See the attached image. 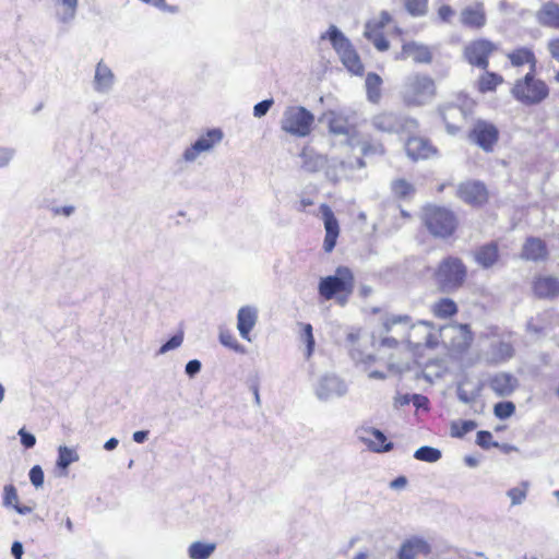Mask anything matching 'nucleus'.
Wrapping results in <instances>:
<instances>
[{
	"instance_id": "nucleus-14",
	"label": "nucleus",
	"mask_w": 559,
	"mask_h": 559,
	"mask_svg": "<svg viewBox=\"0 0 559 559\" xmlns=\"http://www.w3.org/2000/svg\"><path fill=\"white\" fill-rule=\"evenodd\" d=\"M223 138L224 133L219 128L209 129L183 150L181 160L186 164L198 162L202 156L212 153L221 144Z\"/></svg>"
},
{
	"instance_id": "nucleus-40",
	"label": "nucleus",
	"mask_w": 559,
	"mask_h": 559,
	"mask_svg": "<svg viewBox=\"0 0 559 559\" xmlns=\"http://www.w3.org/2000/svg\"><path fill=\"white\" fill-rule=\"evenodd\" d=\"M414 457L418 461L435 463L441 459V451L432 447H421L414 453Z\"/></svg>"
},
{
	"instance_id": "nucleus-45",
	"label": "nucleus",
	"mask_w": 559,
	"mask_h": 559,
	"mask_svg": "<svg viewBox=\"0 0 559 559\" xmlns=\"http://www.w3.org/2000/svg\"><path fill=\"white\" fill-rule=\"evenodd\" d=\"M515 413V405L511 401L499 402L493 406V414L498 419H507Z\"/></svg>"
},
{
	"instance_id": "nucleus-8",
	"label": "nucleus",
	"mask_w": 559,
	"mask_h": 559,
	"mask_svg": "<svg viewBox=\"0 0 559 559\" xmlns=\"http://www.w3.org/2000/svg\"><path fill=\"white\" fill-rule=\"evenodd\" d=\"M436 94L435 80L428 74L417 73L406 82L403 100L408 107H418L429 103Z\"/></svg>"
},
{
	"instance_id": "nucleus-53",
	"label": "nucleus",
	"mask_w": 559,
	"mask_h": 559,
	"mask_svg": "<svg viewBox=\"0 0 559 559\" xmlns=\"http://www.w3.org/2000/svg\"><path fill=\"white\" fill-rule=\"evenodd\" d=\"M29 480L35 488H40L44 485V472L39 465H35L29 471Z\"/></svg>"
},
{
	"instance_id": "nucleus-3",
	"label": "nucleus",
	"mask_w": 559,
	"mask_h": 559,
	"mask_svg": "<svg viewBox=\"0 0 559 559\" xmlns=\"http://www.w3.org/2000/svg\"><path fill=\"white\" fill-rule=\"evenodd\" d=\"M355 287L356 278L353 270L340 265L334 274L320 278L318 293L323 301L334 300L338 306L344 307L353 296Z\"/></svg>"
},
{
	"instance_id": "nucleus-61",
	"label": "nucleus",
	"mask_w": 559,
	"mask_h": 559,
	"mask_svg": "<svg viewBox=\"0 0 559 559\" xmlns=\"http://www.w3.org/2000/svg\"><path fill=\"white\" fill-rule=\"evenodd\" d=\"M148 433L147 430H139L133 433L132 439L136 443H143L147 440Z\"/></svg>"
},
{
	"instance_id": "nucleus-50",
	"label": "nucleus",
	"mask_w": 559,
	"mask_h": 559,
	"mask_svg": "<svg viewBox=\"0 0 559 559\" xmlns=\"http://www.w3.org/2000/svg\"><path fill=\"white\" fill-rule=\"evenodd\" d=\"M527 492V484L523 483L521 486L511 488L508 491V496L510 497L512 504H520L526 497Z\"/></svg>"
},
{
	"instance_id": "nucleus-52",
	"label": "nucleus",
	"mask_w": 559,
	"mask_h": 559,
	"mask_svg": "<svg viewBox=\"0 0 559 559\" xmlns=\"http://www.w3.org/2000/svg\"><path fill=\"white\" fill-rule=\"evenodd\" d=\"M336 383L335 379L332 378H323L321 379L318 388H317V395L319 399L323 400L326 399L330 394L331 389Z\"/></svg>"
},
{
	"instance_id": "nucleus-26",
	"label": "nucleus",
	"mask_w": 559,
	"mask_h": 559,
	"mask_svg": "<svg viewBox=\"0 0 559 559\" xmlns=\"http://www.w3.org/2000/svg\"><path fill=\"white\" fill-rule=\"evenodd\" d=\"M431 554L430 545L421 538H411L404 542L399 551V559H418L429 557Z\"/></svg>"
},
{
	"instance_id": "nucleus-64",
	"label": "nucleus",
	"mask_w": 559,
	"mask_h": 559,
	"mask_svg": "<svg viewBox=\"0 0 559 559\" xmlns=\"http://www.w3.org/2000/svg\"><path fill=\"white\" fill-rule=\"evenodd\" d=\"M246 322H247V334H248L249 330L252 328V325L255 322V311H252V310L247 308V319H246Z\"/></svg>"
},
{
	"instance_id": "nucleus-4",
	"label": "nucleus",
	"mask_w": 559,
	"mask_h": 559,
	"mask_svg": "<svg viewBox=\"0 0 559 559\" xmlns=\"http://www.w3.org/2000/svg\"><path fill=\"white\" fill-rule=\"evenodd\" d=\"M477 108V100L465 92H459L454 97L441 105L438 112L450 135L462 132L464 124L473 118Z\"/></svg>"
},
{
	"instance_id": "nucleus-46",
	"label": "nucleus",
	"mask_w": 559,
	"mask_h": 559,
	"mask_svg": "<svg viewBox=\"0 0 559 559\" xmlns=\"http://www.w3.org/2000/svg\"><path fill=\"white\" fill-rule=\"evenodd\" d=\"M219 342L223 346L228 347L237 353H242L241 345L236 341L231 331L221 328L219 329Z\"/></svg>"
},
{
	"instance_id": "nucleus-54",
	"label": "nucleus",
	"mask_w": 559,
	"mask_h": 559,
	"mask_svg": "<svg viewBox=\"0 0 559 559\" xmlns=\"http://www.w3.org/2000/svg\"><path fill=\"white\" fill-rule=\"evenodd\" d=\"M19 436L21 438V443L26 448V449H31L35 445L36 443V438L34 435L27 432L24 428H21L19 430Z\"/></svg>"
},
{
	"instance_id": "nucleus-13",
	"label": "nucleus",
	"mask_w": 559,
	"mask_h": 559,
	"mask_svg": "<svg viewBox=\"0 0 559 559\" xmlns=\"http://www.w3.org/2000/svg\"><path fill=\"white\" fill-rule=\"evenodd\" d=\"M467 140L486 153L493 152L500 140L499 128L489 120H475L466 133Z\"/></svg>"
},
{
	"instance_id": "nucleus-63",
	"label": "nucleus",
	"mask_w": 559,
	"mask_h": 559,
	"mask_svg": "<svg viewBox=\"0 0 559 559\" xmlns=\"http://www.w3.org/2000/svg\"><path fill=\"white\" fill-rule=\"evenodd\" d=\"M311 205H313V200L311 198H301L297 205V211L305 212L306 209Z\"/></svg>"
},
{
	"instance_id": "nucleus-34",
	"label": "nucleus",
	"mask_w": 559,
	"mask_h": 559,
	"mask_svg": "<svg viewBox=\"0 0 559 559\" xmlns=\"http://www.w3.org/2000/svg\"><path fill=\"white\" fill-rule=\"evenodd\" d=\"M328 128L334 135H349L354 131V127L349 123L348 118L342 114L335 112L330 115Z\"/></svg>"
},
{
	"instance_id": "nucleus-28",
	"label": "nucleus",
	"mask_w": 559,
	"mask_h": 559,
	"mask_svg": "<svg viewBox=\"0 0 559 559\" xmlns=\"http://www.w3.org/2000/svg\"><path fill=\"white\" fill-rule=\"evenodd\" d=\"M516 379L504 372L496 373L488 380L489 389L495 392L497 396H508L513 393L516 388Z\"/></svg>"
},
{
	"instance_id": "nucleus-30",
	"label": "nucleus",
	"mask_w": 559,
	"mask_h": 559,
	"mask_svg": "<svg viewBox=\"0 0 559 559\" xmlns=\"http://www.w3.org/2000/svg\"><path fill=\"white\" fill-rule=\"evenodd\" d=\"M499 257V246L496 241L481 245L474 252L475 261L484 269L493 266Z\"/></svg>"
},
{
	"instance_id": "nucleus-51",
	"label": "nucleus",
	"mask_w": 559,
	"mask_h": 559,
	"mask_svg": "<svg viewBox=\"0 0 559 559\" xmlns=\"http://www.w3.org/2000/svg\"><path fill=\"white\" fill-rule=\"evenodd\" d=\"M476 442L483 449H490L491 447L498 445V443L493 441L492 433L487 430H480L477 432Z\"/></svg>"
},
{
	"instance_id": "nucleus-32",
	"label": "nucleus",
	"mask_w": 559,
	"mask_h": 559,
	"mask_svg": "<svg viewBox=\"0 0 559 559\" xmlns=\"http://www.w3.org/2000/svg\"><path fill=\"white\" fill-rule=\"evenodd\" d=\"M57 20L63 24L71 23L78 12L79 0H53Z\"/></svg>"
},
{
	"instance_id": "nucleus-36",
	"label": "nucleus",
	"mask_w": 559,
	"mask_h": 559,
	"mask_svg": "<svg viewBox=\"0 0 559 559\" xmlns=\"http://www.w3.org/2000/svg\"><path fill=\"white\" fill-rule=\"evenodd\" d=\"M390 189L392 194L400 200L409 199L416 192L414 183L405 178H396L392 180L390 183Z\"/></svg>"
},
{
	"instance_id": "nucleus-56",
	"label": "nucleus",
	"mask_w": 559,
	"mask_h": 559,
	"mask_svg": "<svg viewBox=\"0 0 559 559\" xmlns=\"http://www.w3.org/2000/svg\"><path fill=\"white\" fill-rule=\"evenodd\" d=\"M547 49L549 51L550 57L559 62V36L548 40Z\"/></svg>"
},
{
	"instance_id": "nucleus-6",
	"label": "nucleus",
	"mask_w": 559,
	"mask_h": 559,
	"mask_svg": "<svg viewBox=\"0 0 559 559\" xmlns=\"http://www.w3.org/2000/svg\"><path fill=\"white\" fill-rule=\"evenodd\" d=\"M468 277L464 261L455 255H447L437 264L432 278L440 293H452L462 288Z\"/></svg>"
},
{
	"instance_id": "nucleus-20",
	"label": "nucleus",
	"mask_w": 559,
	"mask_h": 559,
	"mask_svg": "<svg viewBox=\"0 0 559 559\" xmlns=\"http://www.w3.org/2000/svg\"><path fill=\"white\" fill-rule=\"evenodd\" d=\"M533 295L537 299L554 300L559 298V277L554 275L538 274L531 283Z\"/></svg>"
},
{
	"instance_id": "nucleus-42",
	"label": "nucleus",
	"mask_w": 559,
	"mask_h": 559,
	"mask_svg": "<svg viewBox=\"0 0 559 559\" xmlns=\"http://www.w3.org/2000/svg\"><path fill=\"white\" fill-rule=\"evenodd\" d=\"M360 151L362 156L365 157L385 154V147L383 143L380 141L372 140L362 141Z\"/></svg>"
},
{
	"instance_id": "nucleus-18",
	"label": "nucleus",
	"mask_w": 559,
	"mask_h": 559,
	"mask_svg": "<svg viewBox=\"0 0 559 559\" xmlns=\"http://www.w3.org/2000/svg\"><path fill=\"white\" fill-rule=\"evenodd\" d=\"M392 22V16L388 11H382L379 19L371 20L366 24L365 37L370 40L379 51H386L390 47L384 36V28Z\"/></svg>"
},
{
	"instance_id": "nucleus-37",
	"label": "nucleus",
	"mask_w": 559,
	"mask_h": 559,
	"mask_svg": "<svg viewBox=\"0 0 559 559\" xmlns=\"http://www.w3.org/2000/svg\"><path fill=\"white\" fill-rule=\"evenodd\" d=\"M216 550L215 543L193 542L188 548L190 559H209Z\"/></svg>"
},
{
	"instance_id": "nucleus-24",
	"label": "nucleus",
	"mask_w": 559,
	"mask_h": 559,
	"mask_svg": "<svg viewBox=\"0 0 559 559\" xmlns=\"http://www.w3.org/2000/svg\"><path fill=\"white\" fill-rule=\"evenodd\" d=\"M396 60L412 59L415 63H430L432 51L429 46L416 41H406L401 51L395 56Z\"/></svg>"
},
{
	"instance_id": "nucleus-62",
	"label": "nucleus",
	"mask_w": 559,
	"mask_h": 559,
	"mask_svg": "<svg viewBox=\"0 0 559 559\" xmlns=\"http://www.w3.org/2000/svg\"><path fill=\"white\" fill-rule=\"evenodd\" d=\"M11 552L15 559H22L23 545L20 542H14L11 547Z\"/></svg>"
},
{
	"instance_id": "nucleus-39",
	"label": "nucleus",
	"mask_w": 559,
	"mask_h": 559,
	"mask_svg": "<svg viewBox=\"0 0 559 559\" xmlns=\"http://www.w3.org/2000/svg\"><path fill=\"white\" fill-rule=\"evenodd\" d=\"M79 460L80 456L75 449L67 445H60L58 448L57 467L67 471L72 463H75Z\"/></svg>"
},
{
	"instance_id": "nucleus-7",
	"label": "nucleus",
	"mask_w": 559,
	"mask_h": 559,
	"mask_svg": "<svg viewBox=\"0 0 559 559\" xmlns=\"http://www.w3.org/2000/svg\"><path fill=\"white\" fill-rule=\"evenodd\" d=\"M510 94L521 105L531 107L545 102L550 88L544 80L537 78L536 72H526L514 81Z\"/></svg>"
},
{
	"instance_id": "nucleus-58",
	"label": "nucleus",
	"mask_w": 559,
	"mask_h": 559,
	"mask_svg": "<svg viewBox=\"0 0 559 559\" xmlns=\"http://www.w3.org/2000/svg\"><path fill=\"white\" fill-rule=\"evenodd\" d=\"M14 150L0 147V168L7 166L14 156Z\"/></svg>"
},
{
	"instance_id": "nucleus-11",
	"label": "nucleus",
	"mask_w": 559,
	"mask_h": 559,
	"mask_svg": "<svg viewBox=\"0 0 559 559\" xmlns=\"http://www.w3.org/2000/svg\"><path fill=\"white\" fill-rule=\"evenodd\" d=\"M314 116L302 106H289L285 109L281 128L288 134L305 138L312 131Z\"/></svg>"
},
{
	"instance_id": "nucleus-2",
	"label": "nucleus",
	"mask_w": 559,
	"mask_h": 559,
	"mask_svg": "<svg viewBox=\"0 0 559 559\" xmlns=\"http://www.w3.org/2000/svg\"><path fill=\"white\" fill-rule=\"evenodd\" d=\"M348 353L355 365L361 368L369 379L384 380L388 373L395 370L396 365L392 360L383 362L382 368H373L381 357L371 353L373 341L359 331L347 335Z\"/></svg>"
},
{
	"instance_id": "nucleus-9",
	"label": "nucleus",
	"mask_w": 559,
	"mask_h": 559,
	"mask_svg": "<svg viewBox=\"0 0 559 559\" xmlns=\"http://www.w3.org/2000/svg\"><path fill=\"white\" fill-rule=\"evenodd\" d=\"M443 342L441 348L449 355H462L469 350L474 343V332L467 323L451 322L442 324Z\"/></svg>"
},
{
	"instance_id": "nucleus-48",
	"label": "nucleus",
	"mask_w": 559,
	"mask_h": 559,
	"mask_svg": "<svg viewBox=\"0 0 559 559\" xmlns=\"http://www.w3.org/2000/svg\"><path fill=\"white\" fill-rule=\"evenodd\" d=\"M3 507L15 508L19 504V495L16 488L12 484H8L3 487Z\"/></svg>"
},
{
	"instance_id": "nucleus-1",
	"label": "nucleus",
	"mask_w": 559,
	"mask_h": 559,
	"mask_svg": "<svg viewBox=\"0 0 559 559\" xmlns=\"http://www.w3.org/2000/svg\"><path fill=\"white\" fill-rule=\"evenodd\" d=\"M384 335L379 341L380 348L396 350L404 346L415 357L441 348L443 328L431 320L414 321L409 314H392L382 321Z\"/></svg>"
},
{
	"instance_id": "nucleus-57",
	"label": "nucleus",
	"mask_w": 559,
	"mask_h": 559,
	"mask_svg": "<svg viewBox=\"0 0 559 559\" xmlns=\"http://www.w3.org/2000/svg\"><path fill=\"white\" fill-rule=\"evenodd\" d=\"M201 367H202V365H201L200 360L192 359L187 362L185 371L190 378H193L201 371Z\"/></svg>"
},
{
	"instance_id": "nucleus-15",
	"label": "nucleus",
	"mask_w": 559,
	"mask_h": 559,
	"mask_svg": "<svg viewBox=\"0 0 559 559\" xmlns=\"http://www.w3.org/2000/svg\"><path fill=\"white\" fill-rule=\"evenodd\" d=\"M407 157L413 162L432 159L439 156V148L426 135L411 134L404 143Z\"/></svg>"
},
{
	"instance_id": "nucleus-5",
	"label": "nucleus",
	"mask_w": 559,
	"mask_h": 559,
	"mask_svg": "<svg viewBox=\"0 0 559 559\" xmlns=\"http://www.w3.org/2000/svg\"><path fill=\"white\" fill-rule=\"evenodd\" d=\"M420 219L428 233L435 238H450L455 235L460 226L455 212L437 204L423 206Z\"/></svg>"
},
{
	"instance_id": "nucleus-35",
	"label": "nucleus",
	"mask_w": 559,
	"mask_h": 559,
	"mask_svg": "<svg viewBox=\"0 0 559 559\" xmlns=\"http://www.w3.org/2000/svg\"><path fill=\"white\" fill-rule=\"evenodd\" d=\"M397 124L399 117L394 112L383 111L372 118V126L381 132L392 133Z\"/></svg>"
},
{
	"instance_id": "nucleus-25",
	"label": "nucleus",
	"mask_w": 559,
	"mask_h": 559,
	"mask_svg": "<svg viewBox=\"0 0 559 559\" xmlns=\"http://www.w3.org/2000/svg\"><path fill=\"white\" fill-rule=\"evenodd\" d=\"M116 76L112 70L100 60L95 67L93 88L98 94H108L114 88Z\"/></svg>"
},
{
	"instance_id": "nucleus-12",
	"label": "nucleus",
	"mask_w": 559,
	"mask_h": 559,
	"mask_svg": "<svg viewBox=\"0 0 559 559\" xmlns=\"http://www.w3.org/2000/svg\"><path fill=\"white\" fill-rule=\"evenodd\" d=\"M498 51V45L486 37L469 40L462 50L463 59L474 68L486 70L490 58Z\"/></svg>"
},
{
	"instance_id": "nucleus-59",
	"label": "nucleus",
	"mask_w": 559,
	"mask_h": 559,
	"mask_svg": "<svg viewBox=\"0 0 559 559\" xmlns=\"http://www.w3.org/2000/svg\"><path fill=\"white\" fill-rule=\"evenodd\" d=\"M74 211H75V207L73 205L52 207V213L55 215H64L67 217L71 216L74 213Z\"/></svg>"
},
{
	"instance_id": "nucleus-33",
	"label": "nucleus",
	"mask_w": 559,
	"mask_h": 559,
	"mask_svg": "<svg viewBox=\"0 0 559 559\" xmlns=\"http://www.w3.org/2000/svg\"><path fill=\"white\" fill-rule=\"evenodd\" d=\"M382 84L381 76L374 72H369L366 75L365 86L367 99L372 104H378L382 96Z\"/></svg>"
},
{
	"instance_id": "nucleus-47",
	"label": "nucleus",
	"mask_w": 559,
	"mask_h": 559,
	"mask_svg": "<svg viewBox=\"0 0 559 559\" xmlns=\"http://www.w3.org/2000/svg\"><path fill=\"white\" fill-rule=\"evenodd\" d=\"M301 338L306 343V357L309 358L314 350V337L312 333V325L310 323L301 324Z\"/></svg>"
},
{
	"instance_id": "nucleus-19",
	"label": "nucleus",
	"mask_w": 559,
	"mask_h": 559,
	"mask_svg": "<svg viewBox=\"0 0 559 559\" xmlns=\"http://www.w3.org/2000/svg\"><path fill=\"white\" fill-rule=\"evenodd\" d=\"M320 212L322 214V221L325 230L322 248L325 253H331L334 250L341 234L340 223L334 212L328 204H321Z\"/></svg>"
},
{
	"instance_id": "nucleus-17",
	"label": "nucleus",
	"mask_w": 559,
	"mask_h": 559,
	"mask_svg": "<svg viewBox=\"0 0 559 559\" xmlns=\"http://www.w3.org/2000/svg\"><path fill=\"white\" fill-rule=\"evenodd\" d=\"M456 195L466 204L480 207L489 200V191L486 185L478 180L461 182L456 189Z\"/></svg>"
},
{
	"instance_id": "nucleus-22",
	"label": "nucleus",
	"mask_w": 559,
	"mask_h": 559,
	"mask_svg": "<svg viewBox=\"0 0 559 559\" xmlns=\"http://www.w3.org/2000/svg\"><path fill=\"white\" fill-rule=\"evenodd\" d=\"M549 254L548 245L543 238L535 236L525 238L521 249V258L523 260L535 263L545 262L549 259Z\"/></svg>"
},
{
	"instance_id": "nucleus-60",
	"label": "nucleus",
	"mask_w": 559,
	"mask_h": 559,
	"mask_svg": "<svg viewBox=\"0 0 559 559\" xmlns=\"http://www.w3.org/2000/svg\"><path fill=\"white\" fill-rule=\"evenodd\" d=\"M237 329H238L239 334L241 335V337L245 338V307H241L238 310V314H237Z\"/></svg>"
},
{
	"instance_id": "nucleus-31",
	"label": "nucleus",
	"mask_w": 559,
	"mask_h": 559,
	"mask_svg": "<svg viewBox=\"0 0 559 559\" xmlns=\"http://www.w3.org/2000/svg\"><path fill=\"white\" fill-rule=\"evenodd\" d=\"M430 313L438 320H450L459 313V306L452 298L441 297L430 305Z\"/></svg>"
},
{
	"instance_id": "nucleus-43",
	"label": "nucleus",
	"mask_w": 559,
	"mask_h": 559,
	"mask_svg": "<svg viewBox=\"0 0 559 559\" xmlns=\"http://www.w3.org/2000/svg\"><path fill=\"white\" fill-rule=\"evenodd\" d=\"M405 9L414 16H423L428 12V0H404Z\"/></svg>"
},
{
	"instance_id": "nucleus-41",
	"label": "nucleus",
	"mask_w": 559,
	"mask_h": 559,
	"mask_svg": "<svg viewBox=\"0 0 559 559\" xmlns=\"http://www.w3.org/2000/svg\"><path fill=\"white\" fill-rule=\"evenodd\" d=\"M477 428L475 420H459L453 421L451 425V436L455 438H463L465 435L474 431Z\"/></svg>"
},
{
	"instance_id": "nucleus-55",
	"label": "nucleus",
	"mask_w": 559,
	"mask_h": 559,
	"mask_svg": "<svg viewBox=\"0 0 559 559\" xmlns=\"http://www.w3.org/2000/svg\"><path fill=\"white\" fill-rule=\"evenodd\" d=\"M273 99L270 98V99H264L262 102H260L259 104H257L253 108V115L255 117H262L264 116L269 109L271 108V106L273 105Z\"/></svg>"
},
{
	"instance_id": "nucleus-16",
	"label": "nucleus",
	"mask_w": 559,
	"mask_h": 559,
	"mask_svg": "<svg viewBox=\"0 0 559 559\" xmlns=\"http://www.w3.org/2000/svg\"><path fill=\"white\" fill-rule=\"evenodd\" d=\"M459 21L464 29L479 32L488 24V14L483 1L464 5L459 13Z\"/></svg>"
},
{
	"instance_id": "nucleus-29",
	"label": "nucleus",
	"mask_w": 559,
	"mask_h": 559,
	"mask_svg": "<svg viewBox=\"0 0 559 559\" xmlns=\"http://www.w3.org/2000/svg\"><path fill=\"white\" fill-rule=\"evenodd\" d=\"M503 83L502 74L486 69L477 78L475 88L479 94L495 93Z\"/></svg>"
},
{
	"instance_id": "nucleus-10",
	"label": "nucleus",
	"mask_w": 559,
	"mask_h": 559,
	"mask_svg": "<svg viewBox=\"0 0 559 559\" xmlns=\"http://www.w3.org/2000/svg\"><path fill=\"white\" fill-rule=\"evenodd\" d=\"M322 39L329 38L333 48L338 53L345 68L353 74L361 75L364 73V64L350 44V41L337 29L331 25L326 34L321 36Z\"/></svg>"
},
{
	"instance_id": "nucleus-44",
	"label": "nucleus",
	"mask_w": 559,
	"mask_h": 559,
	"mask_svg": "<svg viewBox=\"0 0 559 559\" xmlns=\"http://www.w3.org/2000/svg\"><path fill=\"white\" fill-rule=\"evenodd\" d=\"M456 12L454 8L448 3L441 4L436 12V22L440 24H451Z\"/></svg>"
},
{
	"instance_id": "nucleus-23",
	"label": "nucleus",
	"mask_w": 559,
	"mask_h": 559,
	"mask_svg": "<svg viewBox=\"0 0 559 559\" xmlns=\"http://www.w3.org/2000/svg\"><path fill=\"white\" fill-rule=\"evenodd\" d=\"M556 326H559V312L554 309L544 310L527 322V331L536 335L546 334Z\"/></svg>"
},
{
	"instance_id": "nucleus-49",
	"label": "nucleus",
	"mask_w": 559,
	"mask_h": 559,
	"mask_svg": "<svg viewBox=\"0 0 559 559\" xmlns=\"http://www.w3.org/2000/svg\"><path fill=\"white\" fill-rule=\"evenodd\" d=\"M182 342H183V334H182V332L177 333L174 336H171L165 344H163L159 347L157 354L158 355H164V354H166L169 350L176 349V348L181 346Z\"/></svg>"
},
{
	"instance_id": "nucleus-38",
	"label": "nucleus",
	"mask_w": 559,
	"mask_h": 559,
	"mask_svg": "<svg viewBox=\"0 0 559 559\" xmlns=\"http://www.w3.org/2000/svg\"><path fill=\"white\" fill-rule=\"evenodd\" d=\"M369 438V447L374 452H388L392 450V442L386 441L385 435L379 429L371 428L367 431Z\"/></svg>"
},
{
	"instance_id": "nucleus-21",
	"label": "nucleus",
	"mask_w": 559,
	"mask_h": 559,
	"mask_svg": "<svg viewBox=\"0 0 559 559\" xmlns=\"http://www.w3.org/2000/svg\"><path fill=\"white\" fill-rule=\"evenodd\" d=\"M509 64L514 69L527 68V72H537V57L533 47L518 46L506 53Z\"/></svg>"
},
{
	"instance_id": "nucleus-27",
	"label": "nucleus",
	"mask_w": 559,
	"mask_h": 559,
	"mask_svg": "<svg viewBox=\"0 0 559 559\" xmlns=\"http://www.w3.org/2000/svg\"><path fill=\"white\" fill-rule=\"evenodd\" d=\"M536 20L544 27L559 29V3L555 1L543 3L536 12Z\"/></svg>"
}]
</instances>
